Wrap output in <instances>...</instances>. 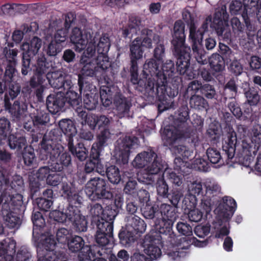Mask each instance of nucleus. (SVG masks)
<instances>
[{
	"instance_id": "c756f323",
	"label": "nucleus",
	"mask_w": 261,
	"mask_h": 261,
	"mask_svg": "<svg viewBox=\"0 0 261 261\" xmlns=\"http://www.w3.org/2000/svg\"><path fill=\"white\" fill-rule=\"evenodd\" d=\"M141 45L142 46L148 48H151L153 44H156L160 42V37L153 33L151 30L143 29L142 31V37Z\"/></svg>"
},
{
	"instance_id": "a18cd8bd",
	"label": "nucleus",
	"mask_w": 261,
	"mask_h": 261,
	"mask_svg": "<svg viewBox=\"0 0 261 261\" xmlns=\"http://www.w3.org/2000/svg\"><path fill=\"white\" fill-rule=\"evenodd\" d=\"M202 190V185L200 181L196 180L188 185V193L194 201H196V196L199 195Z\"/></svg>"
},
{
	"instance_id": "e2e57ef3",
	"label": "nucleus",
	"mask_w": 261,
	"mask_h": 261,
	"mask_svg": "<svg viewBox=\"0 0 261 261\" xmlns=\"http://www.w3.org/2000/svg\"><path fill=\"white\" fill-rule=\"evenodd\" d=\"M38 261H55L56 256L54 252H43V250L38 249Z\"/></svg>"
},
{
	"instance_id": "2eb2a0df",
	"label": "nucleus",
	"mask_w": 261,
	"mask_h": 261,
	"mask_svg": "<svg viewBox=\"0 0 261 261\" xmlns=\"http://www.w3.org/2000/svg\"><path fill=\"white\" fill-rule=\"evenodd\" d=\"M49 84L54 88L70 89L72 82L70 77L61 70L51 71L45 75Z\"/></svg>"
},
{
	"instance_id": "393cba45",
	"label": "nucleus",
	"mask_w": 261,
	"mask_h": 261,
	"mask_svg": "<svg viewBox=\"0 0 261 261\" xmlns=\"http://www.w3.org/2000/svg\"><path fill=\"white\" fill-rule=\"evenodd\" d=\"M229 130L223 140V150L225 151L227 158L231 159L234 155V148L237 141V135L232 128Z\"/></svg>"
},
{
	"instance_id": "864d4df0",
	"label": "nucleus",
	"mask_w": 261,
	"mask_h": 261,
	"mask_svg": "<svg viewBox=\"0 0 261 261\" xmlns=\"http://www.w3.org/2000/svg\"><path fill=\"white\" fill-rule=\"evenodd\" d=\"M32 254L29 249L25 246L21 247L16 254V261H30Z\"/></svg>"
},
{
	"instance_id": "774afa93",
	"label": "nucleus",
	"mask_w": 261,
	"mask_h": 261,
	"mask_svg": "<svg viewBox=\"0 0 261 261\" xmlns=\"http://www.w3.org/2000/svg\"><path fill=\"white\" fill-rule=\"evenodd\" d=\"M185 252L179 251V249L175 248L167 252L169 257L173 261H181V258L185 256Z\"/></svg>"
},
{
	"instance_id": "09e8293b",
	"label": "nucleus",
	"mask_w": 261,
	"mask_h": 261,
	"mask_svg": "<svg viewBox=\"0 0 261 261\" xmlns=\"http://www.w3.org/2000/svg\"><path fill=\"white\" fill-rule=\"evenodd\" d=\"M163 176L166 177L175 185L180 186L182 183V177L177 175L171 169L166 168L163 173Z\"/></svg>"
},
{
	"instance_id": "a19ab883",
	"label": "nucleus",
	"mask_w": 261,
	"mask_h": 261,
	"mask_svg": "<svg viewBox=\"0 0 261 261\" xmlns=\"http://www.w3.org/2000/svg\"><path fill=\"white\" fill-rule=\"evenodd\" d=\"M141 21L137 18L132 17L130 19L128 27L123 31V35L124 37H127L129 35L132 37L136 34L140 30V25Z\"/></svg>"
},
{
	"instance_id": "dca6fc26",
	"label": "nucleus",
	"mask_w": 261,
	"mask_h": 261,
	"mask_svg": "<svg viewBox=\"0 0 261 261\" xmlns=\"http://www.w3.org/2000/svg\"><path fill=\"white\" fill-rule=\"evenodd\" d=\"M236 207L235 200L230 197L225 196L215 210V213L220 220L223 219L228 221L232 217Z\"/></svg>"
},
{
	"instance_id": "f3484780",
	"label": "nucleus",
	"mask_w": 261,
	"mask_h": 261,
	"mask_svg": "<svg viewBox=\"0 0 261 261\" xmlns=\"http://www.w3.org/2000/svg\"><path fill=\"white\" fill-rule=\"evenodd\" d=\"M113 231V224L109 221L100 222L97 224V230L95 236L96 242L103 246L108 244L110 238L112 237Z\"/></svg>"
},
{
	"instance_id": "f704fd0d",
	"label": "nucleus",
	"mask_w": 261,
	"mask_h": 261,
	"mask_svg": "<svg viewBox=\"0 0 261 261\" xmlns=\"http://www.w3.org/2000/svg\"><path fill=\"white\" fill-rule=\"evenodd\" d=\"M141 39L136 38L130 46V59L137 60L142 58L144 51L141 48Z\"/></svg>"
},
{
	"instance_id": "f03ea898",
	"label": "nucleus",
	"mask_w": 261,
	"mask_h": 261,
	"mask_svg": "<svg viewBox=\"0 0 261 261\" xmlns=\"http://www.w3.org/2000/svg\"><path fill=\"white\" fill-rule=\"evenodd\" d=\"M40 151L41 160L49 158L52 162H55L51 170L61 171L63 166H67L71 163L70 156L64 151V147L60 144H57L53 139L48 138L45 135L42 141Z\"/></svg>"
},
{
	"instance_id": "338daca9",
	"label": "nucleus",
	"mask_w": 261,
	"mask_h": 261,
	"mask_svg": "<svg viewBox=\"0 0 261 261\" xmlns=\"http://www.w3.org/2000/svg\"><path fill=\"white\" fill-rule=\"evenodd\" d=\"M156 190L159 195L163 197L167 196L168 187L164 179L161 178L158 180Z\"/></svg>"
},
{
	"instance_id": "4be33fe9",
	"label": "nucleus",
	"mask_w": 261,
	"mask_h": 261,
	"mask_svg": "<svg viewBox=\"0 0 261 261\" xmlns=\"http://www.w3.org/2000/svg\"><path fill=\"white\" fill-rule=\"evenodd\" d=\"M65 104V95L62 91L51 94L46 99V106L48 111L53 114L59 112Z\"/></svg>"
},
{
	"instance_id": "4c0bfd02",
	"label": "nucleus",
	"mask_w": 261,
	"mask_h": 261,
	"mask_svg": "<svg viewBox=\"0 0 261 261\" xmlns=\"http://www.w3.org/2000/svg\"><path fill=\"white\" fill-rule=\"evenodd\" d=\"M146 78H148L147 83L145 87V90L148 93L149 95L153 96L154 94L157 93L158 88L162 87L163 86H159L157 84L158 78L154 74L152 75L149 73L148 74H145L143 71Z\"/></svg>"
},
{
	"instance_id": "a211bd4d",
	"label": "nucleus",
	"mask_w": 261,
	"mask_h": 261,
	"mask_svg": "<svg viewBox=\"0 0 261 261\" xmlns=\"http://www.w3.org/2000/svg\"><path fill=\"white\" fill-rule=\"evenodd\" d=\"M161 214V221L160 222V231L164 233L165 230L169 231L173 224V220L175 219V213L174 208L167 204H162L160 207Z\"/></svg>"
},
{
	"instance_id": "13d9d810",
	"label": "nucleus",
	"mask_w": 261,
	"mask_h": 261,
	"mask_svg": "<svg viewBox=\"0 0 261 261\" xmlns=\"http://www.w3.org/2000/svg\"><path fill=\"white\" fill-rule=\"evenodd\" d=\"M193 165L191 164L192 168H195L198 170L206 172L209 169L208 163L206 161L201 158H197L194 161Z\"/></svg>"
},
{
	"instance_id": "0e129e2a",
	"label": "nucleus",
	"mask_w": 261,
	"mask_h": 261,
	"mask_svg": "<svg viewBox=\"0 0 261 261\" xmlns=\"http://www.w3.org/2000/svg\"><path fill=\"white\" fill-rule=\"evenodd\" d=\"M201 93L208 99H212L216 95L215 88L208 84L202 86L201 89Z\"/></svg>"
},
{
	"instance_id": "4468645a",
	"label": "nucleus",
	"mask_w": 261,
	"mask_h": 261,
	"mask_svg": "<svg viewBox=\"0 0 261 261\" xmlns=\"http://www.w3.org/2000/svg\"><path fill=\"white\" fill-rule=\"evenodd\" d=\"M137 146L138 139L136 137L125 136L119 138L116 146V150L119 151L118 160H121L124 164L127 163L131 150Z\"/></svg>"
},
{
	"instance_id": "9d476101",
	"label": "nucleus",
	"mask_w": 261,
	"mask_h": 261,
	"mask_svg": "<svg viewBox=\"0 0 261 261\" xmlns=\"http://www.w3.org/2000/svg\"><path fill=\"white\" fill-rule=\"evenodd\" d=\"M34 67V75L30 80V86L33 88L37 87L39 85L43 84L46 77L44 75L51 72L52 70L51 64L46 61L45 56L43 54L38 55L37 62Z\"/></svg>"
},
{
	"instance_id": "3c124183",
	"label": "nucleus",
	"mask_w": 261,
	"mask_h": 261,
	"mask_svg": "<svg viewBox=\"0 0 261 261\" xmlns=\"http://www.w3.org/2000/svg\"><path fill=\"white\" fill-rule=\"evenodd\" d=\"M180 156H176L174 159V169L180 171L181 173H185L186 169L191 166V163Z\"/></svg>"
},
{
	"instance_id": "c85d7f7f",
	"label": "nucleus",
	"mask_w": 261,
	"mask_h": 261,
	"mask_svg": "<svg viewBox=\"0 0 261 261\" xmlns=\"http://www.w3.org/2000/svg\"><path fill=\"white\" fill-rule=\"evenodd\" d=\"M126 227L128 230L135 233H143L146 230V225L140 217L131 215L127 217Z\"/></svg>"
},
{
	"instance_id": "f257e3e1",
	"label": "nucleus",
	"mask_w": 261,
	"mask_h": 261,
	"mask_svg": "<svg viewBox=\"0 0 261 261\" xmlns=\"http://www.w3.org/2000/svg\"><path fill=\"white\" fill-rule=\"evenodd\" d=\"M70 39L76 51L81 53L86 48L80 61V64L83 65L82 74L79 75L78 80L79 90L81 91L83 85L82 75L93 76L110 66L107 55L110 46V41L106 36L99 38L91 29L81 30L78 28L73 29Z\"/></svg>"
},
{
	"instance_id": "9b49d317",
	"label": "nucleus",
	"mask_w": 261,
	"mask_h": 261,
	"mask_svg": "<svg viewBox=\"0 0 261 261\" xmlns=\"http://www.w3.org/2000/svg\"><path fill=\"white\" fill-rule=\"evenodd\" d=\"M250 141H242V156L244 158L254 156L261 146V126L255 125L252 129Z\"/></svg>"
},
{
	"instance_id": "473e14b6",
	"label": "nucleus",
	"mask_w": 261,
	"mask_h": 261,
	"mask_svg": "<svg viewBox=\"0 0 261 261\" xmlns=\"http://www.w3.org/2000/svg\"><path fill=\"white\" fill-rule=\"evenodd\" d=\"M225 58L218 54H212L208 58L211 68L216 72L222 71L225 68Z\"/></svg>"
},
{
	"instance_id": "680f3d73",
	"label": "nucleus",
	"mask_w": 261,
	"mask_h": 261,
	"mask_svg": "<svg viewBox=\"0 0 261 261\" xmlns=\"http://www.w3.org/2000/svg\"><path fill=\"white\" fill-rule=\"evenodd\" d=\"M70 236L69 230L65 228L59 229L56 233L57 240L61 243H65Z\"/></svg>"
},
{
	"instance_id": "603ef678",
	"label": "nucleus",
	"mask_w": 261,
	"mask_h": 261,
	"mask_svg": "<svg viewBox=\"0 0 261 261\" xmlns=\"http://www.w3.org/2000/svg\"><path fill=\"white\" fill-rule=\"evenodd\" d=\"M217 218L218 220L217 223L220 227L216 228L215 237L216 238H220L223 236H227L229 232V229L227 227V224L226 223L228 221H225L223 219L220 220L217 217Z\"/></svg>"
},
{
	"instance_id": "6e6d98bb",
	"label": "nucleus",
	"mask_w": 261,
	"mask_h": 261,
	"mask_svg": "<svg viewBox=\"0 0 261 261\" xmlns=\"http://www.w3.org/2000/svg\"><path fill=\"white\" fill-rule=\"evenodd\" d=\"M153 57L156 61H161L165 56V48L163 43L161 41L159 42L155 45L153 50Z\"/></svg>"
},
{
	"instance_id": "37998d69",
	"label": "nucleus",
	"mask_w": 261,
	"mask_h": 261,
	"mask_svg": "<svg viewBox=\"0 0 261 261\" xmlns=\"http://www.w3.org/2000/svg\"><path fill=\"white\" fill-rule=\"evenodd\" d=\"M65 98L72 107L80 110L82 99L77 93L70 90L66 92Z\"/></svg>"
},
{
	"instance_id": "bf43d9fd",
	"label": "nucleus",
	"mask_w": 261,
	"mask_h": 261,
	"mask_svg": "<svg viewBox=\"0 0 261 261\" xmlns=\"http://www.w3.org/2000/svg\"><path fill=\"white\" fill-rule=\"evenodd\" d=\"M55 171H51V174H49L46 178V183L51 186H56L62 180L63 176L60 173L55 172Z\"/></svg>"
},
{
	"instance_id": "7ed1b4c3",
	"label": "nucleus",
	"mask_w": 261,
	"mask_h": 261,
	"mask_svg": "<svg viewBox=\"0 0 261 261\" xmlns=\"http://www.w3.org/2000/svg\"><path fill=\"white\" fill-rule=\"evenodd\" d=\"M186 127L185 123H181L178 128L174 126L166 127L163 133L162 138L165 145L169 146L171 151L177 156L188 159L192 155V152L186 146L179 144L182 138L189 136L185 130Z\"/></svg>"
},
{
	"instance_id": "49530a36",
	"label": "nucleus",
	"mask_w": 261,
	"mask_h": 261,
	"mask_svg": "<svg viewBox=\"0 0 261 261\" xmlns=\"http://www.w3.org/2000/svg\"><path fill=\"white\" fill-rule=\"evenodd\" d=\"M90 214L95 219V221L99 223L100 222L107 221L105 220V216L103 211L101 205L99 204H94L90 210Z\"/></svg>"
},
{
	"instance_id": "e433bc0d",
	"label": "nucleus",
	"mask_w": 261,
	"mask_h": 261,
	"mask_svg": "<svg viewBox=\"0 0 261 261\" xmlns=\"http://www.w3.org/2000/svg\"><path fill=\"white\" fill-rule=\"evenodd\" d=\"M59 125L64 134L69 137V140H73L72 137L76 133V129L72 121L63 119L59 122Z\"/></svg>"
},
{
	"instance_id": "4d7b16f0",
	"label": "nucleus",
	"mask_w": 261,
	"mask_h": 261,
	"mask_svg": "<svg viewBox=\"0 0 261 261\" xmlns=\"http://www.w3.org/2000/svg\"><path fill=\"white\" fill-rule=\"evenodd\" d=\"M206 154L210 162L212 164L218 163L221 159V155L219 151L216 148H208Z\"/></svg>"
},
{
	"instance_id": "ea45409f",
	"label": "nucleus",
	"mask_w": 261,
	"mask_h": 261,
	"mask_svg": "<svg viewBox=\"0 0 261 261\" xmlns=\"http://www.w3.org/2000/svg\"><path fill=\"white\" fill-rule=\"evenodd\" d=\"M98 94L93 93H87L83 99L84 107L88 110L95 109L98 102Z\"/></svg>"
},
{
	"instance_id": "cd10ccee",
	"label": "nucleus",
	"mask_w": 261,
	"mask_h": 261,
	"mask_svg": "<svg viewBox=\"0 0 261 261\" xmlns=\"http://www.w3.org/2000/svg\"><path fill=\"white\" fill-rule=\"evenodd\" d=\"M156 157V154L153 151L150 150L139 153L134 160L132 164L136 168H145L146 166L152 162L153 158Z\"/></svg>"
},
{
	"instance_id": "5fc2aeb1",
	"label": "nucleus",
	"mask_w": 261,
	"mask_h": 261,
	"mask_svg": "<svg viewBox=\"0 0 261 261\" xmlns=\"http://www.w3.org/2000/svg\"><path fill=\"white\" fill-rule=\"evenodd\" d=\"M134 233L135 232L128 229L127 232H121L119 234L121 243L124 246L129 245L134 241Z\"/></svg>"
},
{
	"instance_id": "f8f14e48",
	"label": "nucleus",
	"mask_w": 261,
	"mask_h": 261,
	"mask_svg": "<svg viewBox=\"0 0 261 261\" xmlns=\"http://www.w3.org/2000/svg\"><path fill=\"white\" fill-rule=\"evenodd\" d=\"M228 15L225 6L218 9L214 15L213 27L218 36L224 39H229L231 36L230 29L228 23Z\"/></svg>"
},
{
	"instance_id": "1a4fd4ad",
	"label": "nucleus",
	"mask_w": 261,
	"mask_h": 261,
	"mask_svg": "<svg viewBox=\"0 0 261 261\" xmlns=\"http://www.w3.org/2000/svg\"><path fill=\"white\" fill-rule=\"evenodd\" d=\"M85 192L91 200L109 199L113 196L107 181L100 177H93L89 180L85 185Z\"/></svg>"
},
{
	"instance_id": "2f4dec72",
	"label": "nucleus",
	"mask_w": 261,
	"mask_h": 261,
	"mask_svg": "<svg viewBox=\"0 0 261 261\" xmlns=\"http://www.w3.org/2000/svg\"><path fill=\"white\" fill-rule=\"evenodd\" d=\"M8 142L10 148L12 149H20L24 147L27 143L25 138L17 134H9Z\"/></svg>"
},
{
	"instance_id": "a878e982",
	"label": "nucleus",
	"mask_w": 261,
	"mask_h": 261,
	"mask_svg": "<svg viewBox=\"0 0 261 261\" xmlns=\"http://www.w3.org/2000/svg\"><path fill=\"white\" fill-rule=\"evenodd\" d=\"M114 102L117 111V115L119 118L128 115L132 106L131 102L129 99L118 94L115 96Z\"/></svg>"
},
{
	"instance_id": "ddd939ff",
	"label": "nucleus",
	"mask_w": 261,
	"mask_h": 261,
	"mask_svg": "<svg viewBox=\"0 0 261 261\" xmlns=\"http://www.w3.org/2000/svg\"><path fill=\"white\" fill-rule=\"evenodd\" d=\"M203 185L205 189V194L201 199L200 207L206 213H208L212 209V198L220 193L221 188L217 181L212 178L206 179Z\"/></svg>"
},
{
	"instance_id": "5701e85b",
	"label": "nucleus",
	"mask_w": 261,
	"mask_h": 261,
	"mask_svg": "<svg viewBox=\"0 0 261 261\" xmlns=\"http://www.w3.org/2000/svg\"><path fill=\"white\" fill-rule=\"evenodd\" d=\"M5 107L12 116L18 119H21L25 116L27 110V106L23 102L18 100L14 101L13 106L10 102L7 96L5 97Z\"/></svg>"
},
{
	"instance_id": "39448f33",
	"label": "nucleus",
	"mask_w": 261,
	"mask_h": 261,
	"mask_svg": "<svg viewBox=\"0 0 261 261\" xmlns=\"http://www.w3.org/2000/svg\"><path fill=\"white\" fill-rule=\"evenodd\" d=\"M52 215L55 220L58 222H71L77 232H85L87 229L88 222L85 217L81 214L77 208L72 205H69L64 212L55 211Z\"/></svg>"
},
{
	"instance_id": "c9c22d12",
	"label": "nucleus",
	"mask_w": 261,
	"mask_h": 261,
	"mask_svg": "<svg viewBox=\"0 0 261 261\" xmlns=\"http://www.w3.org/2000/svg\"><path fill=\"white\" fill-rule=\"evenodd\" d=\"M114 87L102 86L100 90V95L103 106L107 107L112 103V96L115 90Z\"/></svg>"
},
{
	"instance_id": "72a5a7b5",
	"label": "nucleus",
	"mask_w": 261,
	"mask_h": 261,
	"mask_svg": "<svg viewBox=\"0 0 261 261\" xmlns=\"http://www.w3.org/2000/svg\"><path fill=\"white\" fill-rule=\"evenodd\" d=\"M68 148L71 153L79 160L83 161L87 157V150L82 144H79L78 147H74L73 140H68Z\"/></svg>"
},
{
	"instance_id": "052dcab7",
	"label": "nucleus",
	"mask_w": 261,
	"mask_h": 261,
	"mask_svg": "<svg viewBox=\"0 0 261 261\" xmlns=\"http://www.w3.org/2000/svg\"><path fill=\"white\" fill-rule=\"evenodd\" d=\"M245 96L250 105H256L260 99L259 96L257 91L253 89H250L246 92Z\"/></svg>"
},
{
	"instance_id": "aec40b11",
	"label": "nucleus",
	"mask_w": 261,
	"mask_h": 261,
	"mask_svg": "<svg viewBox=\"0 0 261 261\" xmlns=\"http://www.w3.org/2000/svg\"><path fill=\"white\" fill-rule=\"evenodd\" d=\"M185 24L181 20H178L174 23L173 32L172 44L174 49L177 53L180 51V48L188 47L185 45L186 35L185 34Z\"/></svg>"
},
{
	"instance_id": "20e7f679",
	"label": "nucleus",
	"mask_w": 261,
	"mask_h": 261,
	"mask_svg": "<svg viewBox=\"0 0 261 261\" xmlns=\"http://www.w3.org/2000/svg\"><path fill=\"white\" fill-rule=\"evenodd\" d=\"M0 203L2 204V214L6 225L10 228H18L21 224L16 211L22 203V196L17 194L11 196L6 193L1 195Z\"/></svg>"
},
{
	"instance_id": "423d86ee",
	"label": "nucleus",
	"mask_w": 261,
	"mask_h": 261,
	"mask_svg": "<svg viewBox=\"0 0 261 261\" xmlns=\"http://www.w3.org/2000/svg\"><path fill=\"white\" fill-rule=\"evenodd\" d=\"M212 18L207 17L205 22L200 28H197L194 23H191L190 25L189 39L193 43L192 49L196 61L202 65L207 63L205 55V51L200 48L203 35L207 29L208 23L211 22Z\"/></svg>"
},
{
	"instance_id": "0eeeda50",
	"label": "nucleus",
	"mask_w": 261,
	"mask_h": 261,
	"mask_svg": "<svg viewBox=\"0 0 261 261\" xmlns=\"http://www.w3.org/2000/svg\"><path fill=\"white\" fill-rule=\"evenodd\" d=\"M174 71V64L171 60H167L163 63L161 69H159L155 61L153 59L147 60L143 66V71L145 74H154L158 78L157 84L165 86L167 79L172 76Z\"/></svg>"
},
{
	"instance_id": "7c9ffc66",
	"label": "nucleus",
	"mask_w": 261,
	"mask_h": 261,
	"mask_svg": "<svg viewBox=\"0 0 261 261\" xmlns=\"http://www.w3.org/2000/svg\"><path fill=\"white\" fill-rule=\"evenodd\" d=\"M42 45L41 40L37 37H33L30 41V43L24 42L21 46V49L32 56H35Z\"/></svg>"
},
{
	"instance_id": "6ab92c4d",
	"label": "nucleus",
	"mask_w": 261,
	"mask_h": 261,
	"mask_svg": "<svg viewBox=\"0 0 261 261\" xmlns=\"http://www.w3.org/2000/svg\"><path fill=\"white\" fill-rule=\"evenodd\" d=\"M180 49V51L179 53H177L174 49V55L177 57L176 62L177 70L180 74H186L191 78L192 76L188 73L190 60V48L189 47H181Z\"/></svg>"
},
{
	"instance_id": "c03bdc74",
	"label": "nucleus",
	"mask_w": 261,
	"mask_h": 261,
	"mask_svg": "<svg viewBox=\"0 0 261 261\" xmlns=\"http://www.w3.org/2000/svg\"><path fill=\"white\" fill-rule=\"evenodd\" d=\"M70 25V22H69L67 19H66L64 22V28L61 29H58L55 34L54 40H55L56 42H58L60 44L61 42H63L66 40L68 33V29L69 28Z\"/></svg>"
},
{
	"instance_id": "6e6552de",
	"label": "nucleus",
	"mask_w": 261,
	"mask_h": 261,
	"mask_svg": "<svg viewBox=\"0 0 261 261\" xmlns=\"http://www.w3.org/2000/svg\"><path fill=\"white\" fill-rule=\"evenodd\" d=\"M69 249L73 252H77L82 249L79 255L80 261H107L102 257V251L103 249L96 247V254L92 252L91 248L89 246H84V241L83 238L78 236H75L68 241Z\"/></svg>"
},
{
	"instance_id": "412c9836",
	"label": "nucleus",
	"mask_w": 261,
	"mask_h": 261,
	"mask_svg": "<svg viewBox=\"0 0 261 261\" xmlns=\"http://www.w3.org/2000/svg\"><path fill=\"white\" fill-rule=\"evenodd\" d=\"M161 246V242L159 239L147 237L144 242V251L149 256L148 258L151 260L161 256L162 254Z\"/></svg>"
},
{
	"instance_id": "58836bf2",
	"label": "nucleus",
	"mask_w": 261,
	"mask_h": 261,
	"mask_svg": "<svg viewBox=\"0 0 261 261\" xmlns=\"http://www.w3.org/2000/svg\"><path fill=\"white\" fill-rule=\"evenodd\" d=\"M105 174H106L109 181L113 184H118L121 180L120 170L115 165H111L108 167Z\"/></svg>"
},
{
	"instance_id": "de8ad7c7",
	"label": "nucleus",
	"mask_w": 261,
	"mask_h": 261,
	"mask_svg": "<svg viewBox=\"0 0 261 261\" xmlns=\"http://www.w3.org/2000/svg\"><path fill=\"white\" fill-rule=\"evenodd\" d=\"M34 125L39 126L47 123L49 118L47 113L44 111H37V113L32 117Z\"/></svg>"
},
{
	"instance_id": "b1692460",
	"label": "nucleus",
	"mask_w": 261,
	"mask_h": 261,
	"mask_svg": "<svg viewBox=\"0 0 261 261\" xmlns=\"http://www.w3.org/2000/svg\"><path fill=\"white\" fill-rule=\"evenodd\" d=\"M164 168V165L161 159L156 155V157L153 158L152 161L150 162L145 168V173L144 174L143 178L146 180H142V181L149 184L150 182L148 181H153L152 178L153 175L158 174Z\"/></svg>"
},
{
	"instance_id": "69168bd1",
	"label": "nucleus",
	"mask_w": 261,
	"mask_h": 261,
	"mask_svg": "<svg viewBox=\"0 0 261 261\" xmlns=\"http://www.w3.org/2000/svg\"><path fill=\"white\" fill-rule=\"evenodd\" d=\"M257 0H244V11L246 15H251L256 10Z\"/></svg>"
},
{
	"instance_id": "bb28decb",
	"label": "nucleus",
	"mask_w": 261,
	"mask_h": 261,
	"mask_svg": "<svg viewBox=\"0 0 261 261\" xmlns=\"http://www.w3.org/2000/svg\"><path fill=\"white\" fill-rule=\"evenodd\" d=\"M16 242L11 238H7L0 242V257H6L12 260L15 252Z\"/></svg>"
},
{
	"instance_id": "8fccbe9b",
	"label": "nucleus",
	"mask_w": 261,
	"mask_h": 261,
	"mask_svg": "<svg viewBox=\"0 0 261 261\" xmlns=\"http://www.w3.org/2000/svg\"><path fill=\"white\" fill-rule=\"evenodd\" d=\"M112 134L108 128H104L97 135V145L99 147H103L111 139Z\"/></svg>"
},
{
	"instance_id": "79ce46f5",
	"label": "nucleus",
	"mask_w": 261,
	"mask_h": 261,
	"mask_svg": "<svg viewBox=\"0 0 261 261\" xmlns=\"http://www.w3.org/2000/svg\"><path fill=\"white\" fill-rule=\"evenodd\" d=\"M190 105L191 108L197 110L206 109L208 107L206 100L203 97L196 94L191 97Z\"/></svg>"
}]
</instances>
